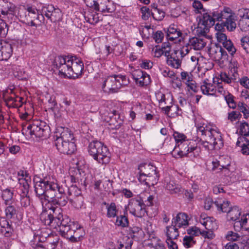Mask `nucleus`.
Here are the masks:
<instances>
[{
	"mask_svg": "<svg viewBox=\"0 0 249 249\" xmlns=\"http://www.w3.org/2000/svg\"><path fill=\"white\" fill-rule=\"evenodd\" d=\"M141 11L142 13V18L143 20H147L151 15V13L148 7L146 6H142L141 8Z\"/></svg>",
	"mask_w": 249,
	"mask_h": 249,
	"instance_id": "55",
	"label": "nucleus"
},
{
	"mask_svg": "<svg viewBox=\"0 0 249 249\" xmlns=\"http://www.w3.org/2000/svg\"><path fill=\"white\" fill-rule=\"evenodd\" d=\"M224 47L233 55L236 52V50L234 47L232 42L230 40H226L223 42Z\"/></svg>",
	"mask_w": 249,
	"mask_h": 249,
	"instance_id": "45",
	"label": "nucleus"
},
{
	"mask_svg": "<svg viewBox=\"0 0 249 249\" xmlns=\"http://www.w3.org/2000/svg\"><path fill=\"white\" fill-rule=\"evenodd\" d=\"M45 183L46 184V189L47 195L46 196V197H47V200H48V198L50 197V195H53V193L57 191L58 188H60L61 186L59 185L56 183L49 181L47 177H45Z\"/></svg>",
	"mask_w": 249,
	"mask_h": 249,
	"instance_id": "27",
	"label": "nucleus"
},
{
	"mask_svg": "<svg viewBox=\"0 0 249 249\" xmlns=\"http://www.w3.org/2000/svg\"><path fill=\"white\" fill-rule=\"evenodd\" d=\"M172 222L179 228L183 226H187L189 224L188 215L185 213H180L172 219Z\"/></svg>",
	"mask_w": 249,
	"mask_h": 249,
	"instance_id": "25",
	"label": "nucleus"
},
{
	"mask_svg": "<svg viewBox=\"0 0 249 249\" xmlns=\"http://www.w3.org/2000/svg\"><path fill=\"white\" fill-rule=\"evenodd\" d=\"M164 31L166 33V37H168L172 34L178 33L179 30H178L176 25L172 24L168 28H164Z\"/></svg>",
	"mask_w": 249,
	"mask_h": 249,
	"instance_id": "56",
	"label": "nucleus"
},
{
	"mask_svg": "<svg viewBox=\"0 0 249 249\" xmlns=\"http://www.w3.org/2000/svg\"><path fill=\"white\" fill-rule=\"evenodd\" d=\"M220 77V79L222 80V81L226 83L227 84H230L231 83L232 81H233L234 82H235L236 78H233V77H230L229 75L227 74L226 72H222L219 75Z\"/></svg>",
	"mask_w": 249,
	"mask_h": 249,
	"instance_id": "58",
	"label": "nucleus"
},
{
	"mask_svg": "<svg viewBox=\"0 0 249 249\" xmlns=\"http://www.w3.org/2000/svg\"><path fill=\"white\" fill-rule=\"evenodd\" d=\"M129 207L130 213L134 216L142 218L145 215L146 204L141 197L131 199Z\"/></svg>",
	"mask_w": 249,
	"mask_h": 249,
	"instance_id": "10",
	"label": "nucleus"
},
{
	"mask_svg": "<svg viewBox=\"0 0 249 249\" xmlns=\"http://www.w3.org/2000/svg\"><path fill=\"white\" fill-rule=\"evenodd\" d=\"M200 89L204 94H210L209 91H213L214 90L213 85L207 83L206 80L204 81L203 85L201 86Z\"/></svg>",
	"mask_w": 249,
	"mask_h": 249,
	"instance_id": "43",
	"label": "nucleus"
},
{
	"mask_svg": "<svg viewBox=\"0 0 249 249\" xmlns=\"http://www.w3.org/2000/svg\"><path fill=\"white\" fill-rule=\"evenodd\" d=\"M196 126L197 129V133L198 135H200L201 136H208L209 138L213 136V131H214L211 128H210L206 124H203L202 125H200L197 123L195 124Z\"/></svg>",
	"mask_w": 249,
	"mask_h": 249,
	"instance_id": "26",
	"label": "nucleus"
},
{
	"mask_svg": "<svg viewBox=\"0 0 249 249\" xmlns=\"http://www.w3.org/2000/svg\"><path fill=\"white\" fill-rule=\"evenodd\" d=\"M56 132L54 145L61 153L71 155L76 150L73 134L68 128L61 127Z\"/></svg>",
	"mask_w": 249,
	"mask_h": 249,
	"instance_id": "2",
	"label": "nucleus"
},
{
	"mask_svg": "<svg viewBox=\"0 0 249 249\" xmlns=\"http://www.w3.org/2000/svg\"><path fill=\"white\" fill-rule=\"evenodd\" d=\"M232 10L229 7H225L220 12L218 11H208L202 14V18H200L199 24L203 26L202 27H198L200 30L199 33L204 36L209 30V28L215 24L216 21H224L231 18L234 16ZM197 31H199L197 29Z\"/></svg>",
	"mask_w": 249,
	"mask_h": 249,
	"instance_id": "1",
	"label": "nucleus"
},
{
	"mask_svg": "<svg viewBox=\"0 0 249 249\" xmlns=\"http://www.w3.org/2000/svg\"><path fill=\"white\" fill-rule=\"evenodd\" d=\"M47 208L52 213V218L53 221V228H56L57 223L60 221V219L64 216L62 213V210L59 207L48 204H47Z\"/></svg>",
	"mask_w": 249,
	"mask_h": 249,
	"instance_id": "20",
	"label": "nucleus"
},
{
	"mask_svg": "<svg viewBox=\"0 0 249 249\" xmlns=\"http://www.w3.org/2000/svg\"><path fill=\"white\" fill-rule=\"evenodd\" d=\"M140 176L139 180L140 181H145L146 180L145 177H152L156 175V167L150 164L142 163L138 167Z\"/></svg>",
	"mask_w": 249,
	"mask_h": 249,
	"instance_id": "12",
	"label": "nucleus"
},
{
	"mask_svg": "<svg viewBox=\"0 0 249 249\" xmlns=\"http://www.w3.org/2000/svg\"><path fill=\"white\" fill-rule=\"evenodd\" d=\"M25 10L26 11L24 15H20V17L24 18V21L28 25L36 27L37 24L35 23V21H38V23L40 24L44 20V16L42 14H39L38 11L35 7L27 5Z\"/></svg>",
	"mask_w": 249,
	"mask_h": 249,
	"instance_id": "8",
	"label": "nucleus"
},
{
	"mask_svg": "<svg viewBox=\"0 0 249 249\" xmlns=\"http://www.w3.org/2000/svg\"><path fill=\"white\" fill-rule=\"evenodd\" d=\"M210 140L212 142V149L215 148L220 149L224 145L223 140L221 136H218L217 138H215L214 137V135L213 134V136L210 138Z\"/></svg>",
	"mask_w": 249,
	"mask_h": 249,
	"instance_id": "39",
	"label": "nucleus"
},
{
	"mask_svg": "<svg viewBox=\"0 0 249 249\" xmlns=\"http://www.w3.org/2000/svg\"><path fill=\"white\" fill-rule=\"evenodd\" d=\"M13 53V47L8 42L0 43V60H7Z\"/></svg>",
	"mask_w": 249,
	"mask_h": 249,
	"instance_id": "19",
	"label": "nucleus"
},
{
	"mask_svg": "<svg viewBox=\"0 0 249 249\" xmlns=\"http://www.w3.org/2000/svg\"><path fill=\"white\" fill-rule=\"evenodd\" d=\"M60 221L57 223L56 228L57 229H58L59 230L60 229L62 228V227L67 226V225H70V222H73L71 221V219L67 215H64Z\"/></svg>",
	"mask_w": 249,
	"mask_h": 249,
	"instance_id": "46",
	"label": "nucleus"
},
{
	"mask_svg": "<svg viewBox=\"0 0 249 249\" xmlns=\"http://www.w3.org/2000/svg\"><path fill=\"white\" fill-rule=\"evenodd\" d=\"M84 17L87 22L92 25L96 24L99 21L98 14L96 13H88Z\"/></svg>",
	"mask_w": 249,
	"mask_h": 249,
	"instance_id": "38",
	"label": "nucleus"
},
{
	"mask_svg": "<svg viewBox=\"0 0 249 249\" xmlns=\"http://www.w3.org/2000/svg\"><path fill=\"white\" fill-rule=\"evenodd\" d=\"M156 13H151V15L153 18L156 20L161 21L165 17V13L161 9L156 8Z\"/></svg>",
	"mask_w": 249,
	"mask_h": 249,
	"instance_id": "48",
	"label": "nucleus"
},
{
	"mask_svg": "<svg viewBox=\"0 0 249 249\" xmlns=\"http://www.w3.org/2000/svg\"><path fill=\"white\" fill-rule=\"evenodd\" d=\"M49 19L52 22H56L61 20L62 15L60 9L58 8H55L54 10L50 15Z\"/></svg>",
	"mask_w": 249,
	"mask_h": 249,
	"instance_id": "36",
	"label": "nucleus"
},
{
	"mask_svg": "<svg viewBox=\"0 0 249 249\" xmlns=\"http://www.w3.org/2000/svg\"><path fill=\"white\" fill-rule=\"evenodd\" d=\"M45 178H40L35 185L36 196L39 199L43 206L44 201H47V195Z\"/></svg>",
	"mask_w": 249,
	"mask_h": 249,
	"instance_id": "14",
	"label": "nucleus"
},
{
	"mask_svg": "<svg viewBox=\"0 0 249 249\" xmlns=\"http://www.w3.org/2000/svg\"><path fill=\"white\" fill-rule=\"evenodd\" d=\"M49 126L45 123L36 121L29 124L26 128L23 127L22 133L26 135L29 134L31 136L46 139L49 135Z\"/></svg>",
	"mask_w": 249,
	"mask_h": 249,
	"instance_id": "5",
	"label": "nucleus"
},
{
	"mask_svg": "<svg viewBox=\"0 0 249 249\" xmlns=\"http://www.w3.org/2000/svg\"><path fill=\"white\" fill-rule=\"evenodd\" d=\"M66 194L65 189L63 185H61L60 188L55 192L53 193V195H50V197L48 198V200H47V204L50 205H54L56 203V201H58L63 195Z\"/></svg>",
	"mask_w": 249,
	"mask_h": 249,
	"instance_id": "23",
	"label": "nucleus"
},
{
	"mask_svg": "<svg viewBox=\"0 0 249 249\" xmlns=\"http://www.w3.org/2000/svg\"><path fill=\"white\" fill-rule=\"evenodd\" d=\"M6 207L4 209L5 218L11 219L18 218V215H21L20 208L19 206L14 202L9 203V204H4Z\"/></svg>",
	"mask_w": 249,
	"mask_h": 249,
	"instance_id": "15",
	"label": "nucleus"
},
{
	"mask_svg": "<svg viewBox=\"0 0 249 249\" xmlns=\"http://www.w3.org/2000/svg\"><path fill=\"white\" fill-rule=\"evenodd\" d=\"M116 78L118 80V83L120 85V88L122 86L127 85L129 83L128 79H127L125 75H116Z\"/></svg>",
	"mask_w": 249,
	"mask_h": 249,
	"instance_id": "57",
	"label": "nucleus"
},
{
	"mask_svg": "<svg viewBox=\"0 0 249 249\" xmlns=\"http://www.w3.org/2000/svg\"><path fill=\"white\" fill-rule=\"evenodd\" d=\"M166 236L167 239H176L179 236V233H175V231L172 230L170 228L166 227Z\"/></svg>",
	"mask_w": 249,
	"mask_h": 249,
	"instance_id": "60",
	"label": "nucleus"
},
{
	"mask_svg": "<svg viewBox=\"0 0 249 249\" xmlns=\"http://www.w3.org/2000/svg\"><path fill=\"white\" fill-rule=\"evenodd\" d=\"M145 71H143L141 70H136L131 73L133 79L135 82L138 83L139 79H141L144 74Z\"/></svg>",
	"mask_w": 249,
	"mask_h": 249,
	"instance_id": "50",
	"label": "nucleus"
},
{
	"mask_svg": "<svg viewBox=\"0 0 249 249\" xmlns=\"http://www.w3.org/2000/svg\"><path fill=\"white\" fill-rule=\"evenodd\" d=\"M221 161L220 160H213L212 162L213 164L212 170L213 171L216 170H221L222 169H225L226 171H229L227 170V167L230 165V163H228L227 164H221Z\"/></svg>",
	"mask_w": 249,
	"mask_h": 249,
	"instance_id": "41",
	"label": "nucleus"
},
{
	"mask_svg": "<svg viewBox=\"0 0 249 249\" xmlns=\"http://www.w3.org/2000/svg\"><path fill=\"white\" fill-rule=\"evenodd\" d=\"M189 44L192 46L195 50H200L205 46L206 43L203 38L194 37L189 39Z\"/></svg>",
	"mask_w": 249,
	"mask_h": 249,
	"instance_id": "30",
	"label": "nucleus"
},
{
	"mask_svg": "<svg viewBox=\"0 0 249 249\" xmlns=\"http://www.w3.org/2000/svg\"><path fill=\"white\" fill-rule=\"evenodd\" d=\"M102 89L104 92L108 93L117 92L120 89V85L115 74L109 76L105 79L102 85Z\"/></svg>",
	"mask_w": 249,
	"mask_h": 249,
	"instance_id": "11",
	"label": "nucleus"
},
{
	"mask_svg": "<svg viewBox=\"0 0 249 249\" xmlns=\"http://www.w3.org/2000/svg\"><path fill=\"white\" fill-rule=\"evenodd\" d=\"M238 109L243 113L244 117L247 119L249 116V110L248 108V106L243 102H239L237 105Z\"/></svg>",
	"mask_w": 249,
	"mask_h": 249,
	"instance_id": "47",
	"label": "nucleus"
},
{
	"mask_svg": "<svg viewBox=\"0 0 249 249\" xmlns=\"http://www.w3.org/2000/svg\"><path fill=\"white\" fill-rule=\"evenodd\" d=\"M238 27L242 32L249 31V20L240 18L238 21Z\"/></svg>",
	"mask_w": 249,
	"mask_h": 249,
	"instance_id": "42",
	"label": "nucleus"
},
{
	"mask_svg": "<svg viewBox=\"0 0 249 249\" xmlns=\"http://www.w3.org/2000/svg\"><path fill=\"white\" fill-rule=\"evenodd\" d=\"M14 190L9 188L2 190L1 197L4 200V204H9L13 202V196Z\"/></svg>",
	"mask_w": 249,
	"mask_h": 249,
	"instance_id": "28",
	"label": "nucleus"
},
{
	"mask_svg": "<svg viewBox=\"0 0 249 249\" xmlns=\"http://www.w3.org/2000/svg\"><path fill=\"white\" fill-rule=\"evenodd\" d=\"M170 50H168L165 51V56L166 57V62L167 64L170 66L171 67L175 68L178 69L181 66V61L178 58V56L176 55V56H170Z\"/></svg>",
	"mask_w": 249,
	"mask_h": 249,
	"instance_id": "24",
	"label": "nucleus"
},
{
	"mask_svg": "<svg viewBox=\"0 0 249 249\" xmlns=\"http://www.w3.org/2000/svg\"><path fill=\"white\" fill-rule=\"evenodd\" d=\"M72 64V55L58 56L54 60V65L59 70L60 74L71 78L73 72L71 67Z\"/></svg>",
	"mask_w": 249,
	"mask_h": 249,
	"instance_id": "7",
	"label": "nucleus"
},
{
	"mask_svg": "<svg viewBox=\"0 0 249 249\" xmlns=\"http://www.w3.org/2000/svg\"><path fill=\"white\" fill-rule=\"evenodd\" d=\"M110 128L112 129H118L123 124V121L120 119V115L116 110L108 113L106 119Z\"/></svg>",
	"mask_w": 249,
	"mask_h": 249,
	"instance_id": "16",
	"label": "nucleus"
},
{
	"mask_svg": "<svg viewBox=\"0 0 249 249\" xmlns=\"http://www.w3.org/2000/svg\"><path fill=\"white\" fill-rule=\"evenodd\" d=\"M77 229V224L74 222H70V225L63 227H62V228L59 230V232L62 236L69 239L70 237H72L71 234L73 231Z\"/></svg>",
	"mask_w": 249,
	"mask_h": 249,
	"instance_id": "22",
	"label": "nucleus"
},
{
	"mask_svg": "<svg viewBox=\"0 0 249 249\" xmlns=\"http://www.w3.org/2000/svg\"><path fill=\"white\" fill-rule=\"evenodd\" d=\"M40 219L45 225L50 226L53 228V221L52 218V213L47 208V204H46L45 208L40 214Z\"/></svg>",
	"mask_w": 249,
	"mask_h": 249,
	"instance_id": "21",
	"label": "nucleus"
},
{
	"mask_svg": "<svg viewBox=\"0 0 249 249\" xmlns=\"http://www.w3.org/2000/svg\"><path fill=\"white\" fill-rule=\"evenodd\" d=\"M71 69H72L71 72H73L72 75H71V78H77L82 74L84 70V63L80 59L75 55L72 56V64Z\"/></svg>",
	"mask_w": 249,
	"mask_h": 249,
	"instance_id": "17",
	"label": "nucleus"
},
{
	"mask_svg": "<svg viewBox=\"0 0 249 249\" xmlns=\"http://www.w3.org/2000/svg\"><path fill=\"white\" fill-rule=\"evenodd\" d=\"M215 206L219 212L227 213V218L228 221H236L239 219L241 211L237 206L230 207V202L218 199L214 202Z\"/></svg>",
	"mask_w": 249,
	"mask_h": 249,
	"instance_id": "6",
	"label": "nucleus"
},
{
	"mask_svg": "<svg viewBox=\"0 0 249 249\" xmlns=\"http://www.w3.org/2000/svg\"><path fill=\"white\" fill-rule=\"evenodd\" d=\"M241 45L247 53H249V37L245 36L241 39Z\"/></svg>",
	"mask_w": 249,
	"mask_h": 249,
	"instance_id": "59",
	"label": "nucleus"
},
{
	"mask_svg": "<svg viewBox=\"0 0 249 249\" xmlns=\"http://www.w3.org/2000/svg\"><path fill=\"white\" fill-rule=\"evenodd\" d=\"M14 230L11 224L4 217H0V233L6 237H10L13 233Z\"/></svg>",
	"mask_w": 249,
	"mask_h": 249,
	"instance_id": "18",
	"label": "nucleus"
},
{
	"mask_svg": "<svg viewBox=\"0 0 249 249\" xmlns=\"http://www.w3.org/2000/svg\"><path fill=\"white\" fill-rule=\"evenodd\" d=\"M196 241L194 240L193 236H185L183 239V245L186 248L192 247L196 244Z\"/></svg>",
	"mask_w": 249,
	"mask_h": 249,
	"instance_id": "44",
	"label": "nucleus"
},
{
	"mask_svg": "<svg viewBox=\"0 0 249 249\" xmlns=\"http://www.w3.org/2000/svg\"><path fill=\"white\" fill-rule=\"evenodd\" d=\"M18 181L20 185L19 189L21 191L20 196L28 195L29 185L27 180L25 178H19Z\"/></svg>",
	"mask_w": 249,
	"mask_h": 249,
	"instance_id": "33",
	"label": "nucleus"
},
{
	"mask_svg": "<svg viewBox=\"0 0 249 249\" xmlns=\"http://www.w3.org/2000/svg\"><path fill=\"white\" fill-rule=\"evenodd\" d=\"M224 24H225L224 26H225L227 30L230 32L234 31L237 27L234 16L227 20H225Z\"/></svg>",
	"mask_w": 249,
	"mask_h": 249,
	"instance_id": "40",
	"label": "nucleus"
},
{
	"mask_svg": "<svg viewBox=\"0 0 249 249\" xmlns=\"http://www.w3.org/2000/svg\"><path fill=\"white\" fill-rule=\"evenodd\" d=\"M20 196V203L22 207H27L30 205V198L29 195Z\"/></svg>",
	"mask_w": 249,
	"mask_h": 249,
	"instance_id": "62",
	"label": "nucleus"
},
{
	"mask_svg": "<svg viewBox=\"0 0 249 249\" xmlns=\"http://www.w3.org/2000/svg\"><path fill=\"white\" fill-rule=\"evenodd\" d=\"M166 188L171 194H180L183 193L184 190L180 185L175 183L174 181H170L166 185Z\"/></svg>",
	"mask_w": 249,
	"mask_h": 249,
	"instance_id": "31",
	"label": "nucleus"
},
{
	"mask_svg": "<svg viewBox=\"0 0 249 249\" xmlns=\"http://www.w3.org/2000/svg\"><path fill=\"white\" fill-rule=\"evenodd\" d=\"M226 238L229 241H235L239 239L240 236L236 232L232 231H229L226 235Z\"/></svg>",
	"mask_w": 249,
	"mask_h": 249,
	"instance_id": "52",
	"label": "nucleus"
},
{
	"mask_svg": "<svg viewBox=\"0 0 249 249\" xmlns=\"http://www.w3.org/2000/svg\"><path fill=\"white\" fill-rule=\"evenodd\" d=\"M171 152L173 157L177 158L183 157L196 158L199 155L201 149L195 142L184 141L178 144Z\"/></svg>",
	"mask_w": 249,
	"mask_h": 249,
	"instance_id": "4",
	"label": "nucleus"
},
{
	"mask_svg": "<svg viewBox=\"0 0 249 249\" xmlns=\"http://www.w3.org/2000/svg\"><path fill=\"white\" fill-rule=\"evenodd\" d=\"M107 216L108 218H114L117 216L118 210L117 209L116 204L111 202L108 207H107Z\"/></svg>",
	"mask_w": 249,
	"mask_h": 249,
	"instance_id": "34",
	"label": "nucleus"
},
{
	"mask_svg": "<svg viewBox=\"0 0 249 249\" xmlns=\"http://www.w3.org/2000/svg\"><path fill=\"white\" fill-rule=\"evenodd\" d=\"M54 8L55 7L52 4L44 6L42 8V14L43 16L45 15L49 19L51 16L50 15L54 10Z\"/></svg>",
	"mask_w": 249,
	"mask_h": 249,
	"instance_id": "49",
	"label": "nucleus"
},
{
	"mask_svg": "<svg viewBox=\"0 0 249 249\" xmlns=\"http://www.w3.org/2000/svg\"><path fill=\"white\" fill-rule=\"evenodd\" d=\"M240 133L242 135L247 136L249 135V127L246 122L241 123L240 126Z\"/></svg>",
	"mask_w": 249,
	"mask_h": 249,
	"instance_id": "53",
	"label": "nucleus"
},
{
	"mask_svg": "<svg viewBox=\"0 0 249 249\" xmlns=\"http://www.w3.org/2000/svg\"><path fill=\"white\" fill-rule=\"evenodd\" d=\"M116 217L115 225L122 228H125L128 226L129 221L127 216L125 215V213H124V215H117Z\"/></svg>",
	"mask_w": 249,
	"mask_h": 249,
	"instance_id": "32",
	"label": "nucleus"
},
{
	"mask_svg": "<svg viewBox=\"0 0 249 249\" xmlns=\"http://www.w3.org/2000/svg\"><path fill=\"white\" fill-rule=\"evenodd\" d=\"M187 234H189L190 236H198L200 233V229L196 227H192L191 228L187 230Z\"/></svg>",
	"mask_w": 249,
	"mask_h": 249,
	"instance_id": "64",
	"label": "nucleus"
},
{
	"mask_svg": "<svg viewBox=\"0 0 249 249\" xmlns=\"http://www.w3.org/2000/svg\"><path fill=\"white\" fill-rule=\"evenodd\" d=\"M129 235L132 239H138L139 236L141 235V233L142 232V230L136 226H134L132 227H130L128 230Z\"/></svg>",
	"mask_w": 249,
	"mask_h": 249,
	"instance_id": "37",
	"label": "nucleus"
},
{
	"mask_svg": "<svg viewBox=\"0 0 249 249\" xmlns=\"http://www.w3.org/2000/svg\"><path fill=\"white\" fill-rule=\"evenodd\" d=\"M242 117L240 112L237 111H232L228 114V119L231 122L235 121L236 119L239 120Z\"/></svg>",
	"mask_w": 249,
	"mask_h": 249,
	"instance_id": "61",
	"label": "nucleus"
},
{
	"mask_svg": "<svg viewBox=\"0 0 249 249\" xmlns=\"http://www.w3.org/2000/svg\"><path fill=\"white\" fill-rule=\"evenodd\" d=\"M87 6L102 13H112L115 11L114 5L108 0H86Z\"/></svg>",
	"mask_w": 249,
	"mask_h": 249,
	"instance_id": "9",
	"label": "nucleus"
},
{
	"mask_svg": "<svg viewBox=\"0 0 249 249\" xmlns=\"http://www.w3.org/2000/svg\"><path fill=\"white\" fill-rule=\"evenodd\" d=\"M221 50V46L218 44H214L213 46L210 47L208 51L211 56L215 61H219V56L221 55L220 51Z\"/></svg>",
	"mask_w": 249,
	"mask_h": 249,
	"instance_id": "29",
	"label": "nucleus"
},
{
	"mask_svg": "<svg viewBox=\"0 0 249 249\" xmlns=\"http://www.w3.org/2000/svg\"><path fill=\"white\" fill-rule=\"evenodd\" d=\"M64 188L65 189V192L67 191L68 195L69 196H72L73 194L74 196H76L77 193V191H79L78 188L76 186V185H71L70 187H68L66 185L64 186Z\"/></svg>",
	"mask_w": 249,
	"mask_h": 249,
	"instance_id": "51",
	"label": "nucleus"
},
{
	"mask_svg": "<svg viewBox=\"0 0 249 249\" xmlns=\"http://www.w3.org/2000/svg\"><path fill=\"white\" fill-rule=\"evenodd\" d=\"M214 218L212 217L206 218L204 221H200V223L205 226L206 229L208 231H212L216 228Z\"/></svg>",
	"mask_w": 249,
	"mask_h": 249,
	"instance_id": "35",
	"label": "nucleus"
},
{
	"mask_svg": "<svg viewBox=\"0 0 249 249\" xmlns=\"http://www.w3.org/2000/svg\"><path fill=\"white\" fill-rule=\"evenodd\" d=\"M88 152L94 160L99 163L106 164L110 160V153L108 148L102 142L93 141L89 145Z\"/></svg>",
	"mask_w": 249,
	"mask_h": 249,
	"instance_id": "3",
	"label": "nucleus"
},
{
	"mask_svg": "<svg viewBox=\"0 0 249 249\" xmlns=\"http://www.w3.org/2000/svg\"><path fill=\"white\" fill-rule=\"evenodd\" d=\"M238 14L240 18L249 20V9H240Z\"/></svg>",
	"mask_w": 249,
	"mask_h": 249,
	"instance_id": "63",
	"label": "nucleus"
},
{
	"mask_svg": "<svg viewBox=\"0 0 249 249\" xmlns=\"http://www.w3.org/2000/svg\"><path fill=\"white\" fill-rule=\"evenodd\" d=\"M4 100L7 105L15 108L21 107L24 103V98L16 95L12 89H10L9 92L7 91V93L5 94Z\"/></svg>",
	"mask_w": 249,
	"mask_h": 249,
	"instance_id": "13",
	"label": "nucleus"
},
{
	"mask_svg": "<svg viewBox=\"0 0 249 249\" xmlns=\"http://www.w3.org/2000/svg\"><path fill=\"white\" fill-rule=\"evenodd\" d=\"M81 229L80 228L78 227V229L73 231L71 234L72 237H70L69 240L71 242H76L80 239L81 235L79 234V231H81Z\"/></svg>",
	"mask_w": 249,
	"mask_h": 249,
	"instance_id": "54",
	"label": "nucleus"
}]
</instances>
